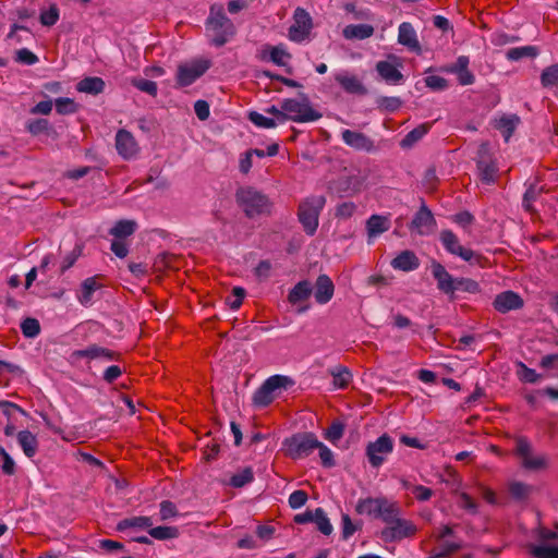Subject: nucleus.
Wrapping results in <instances>:
<instances>
[{
	"label": "nucleus",
	"mask_w": 558,
	"mask_h": 558,
	"mask_svg": "<svg viewBox=\"0 0 558 558\" xmlns=\"http://www.w3.org/2000/svg\"><path fill=\"white\" fill-rule=\"evenodd\" d=\"M235 198L247 218L269 215L271 211L272 204L268 196L253 186H242L238 189Z\"/></svg>",
	"instance_id": "f257e3e1"
},
{
	"label": "nucleus",
	"mask_w": 558,
	"mask_h": 558,
	"mask_svg": "<svg viewBox=\"0 0 558 558\" xmlns=\"http://www.w3.org/2000/svg\"><path fill=\"white\" fill-rule=\"evenodd\" d=\"M206 26L214 33L211 43L216 47L223 46L235 34V27L221 4L210 7Z\"/></svg>",
	"instance_id": "f03ea898"
},
{
	"label": "nucleus",
	"mask_w": 558,
	"mask_h": 558,
	"mask_svg": "<svg viewBox=\"0 0 558 558\" xmlns=\"http://www.w3.org/2000/svg\"><path fill=\"white\" fill-rule=\"evenodd\" d=\"M281 108L286 111V121L306 123L322 118V113L312 107L310 98L304 93H300L299 98L283 99Z\"/></svg>",
	"instance_id": "7ed1b4c3"
},
{
	"label": "nucleus",
	"mask_w": 558,
	"mask_h": 558,
	"mask_svg": "<svg viewBox=\"0 0 558 558\" xmlns=\"http://www.w3.org/2000/svg\"><path fill=\"white\" fill-rule=\"evenodd\" d=\"M326 205V197L312 195L303 199L298 209V218L307 235H314L319 223V215Z\"/></svg>",
	"instance_id": "20e7f679"
},
{
	"label": "nucleus",
	"mask_w": 558,
	"mask_h": 558,
	"mask_svg": "<svg viewBox=\"0 0 558 558\" xmlns=\"http://www.w3.org/2000/svg\"><path fill=\"white\" fill-rule=\"evenodd\" d=\"M293 385L294 380L289 376L272 375L255 391L253 403L259 408L267 407L274 401L278 390L288 389Z\"/></svg>",
	"instance_id": "39448f33"
},
{
	"label": "nucleus",
	"mask_w": 558,
	"mask_h": 558,
	"mask_svg": "<svg viewBox=\"0 0 558 558\" xmlns=\"http://www.w3.org/2000/svg\"><path fill=\"white\" fill-rule=\"evenodd\" d=\"M283 445L290 458L303 459L308 457L320 441L313 433H299L287 438Z\"/></svg>",
	"instance_id": "423d86ee"
},
{
	"label": "nucleus",
	"mask_w": 558,
	"mask_h": 558,
	"mask_svg": "<svg viewBox=\"0 0 558 558\" xmlns=\"http://www.w3.org/2000/svg\"><path fill=\"white\" fill-rule=\"evenodd\" d=\"M475 160L481 181L486 184L495 183L498 168L488 143L480 145Z\"/></svg>",
	"instance_id": "0eeeda50"
},
{
	"label": "nucleus",
	"mask_w": 558,
	"mask_h": 558,
	"mask_svg": "<svg viewBox=\"0 0 558 558\" xmlns=\"http://www.w3.org/2000/svg\"><path fill=\"white\" fill-rule=\"evenodd\" d=\"M293 23L288 29L289 39L294 43H302L308 38L313 29V19L310 13L298 7L293 12Z\"/></svg>",
	"instance_id": "6e6552de"
},
{
	"label": "nucleus",
	"mask_w": 558,
	"mask_h": 558,
	"mask_svg": "<svg viewBox=\"0 0 558 558\" xmlns=\"http://www.w3.org/2000/svg\"><path fill=\"white\" fill-rule=\"evenodd\" d=\"M393 450V440L388 434H383L366 447V456L373 468H379L386 460V456Z\"/></svg>",
	"instance_id": "1a4fd4ad"
},
{
	"label": "nucleus",
	"mask_w": 558,
	"mask_h": 558,
	"mask_svg": "<svg viewBox=\"0 0 558 558\" xmlns=\"http://www.w3.org/2000/svg\"><path fill=\"white\" fill-rule=\"evenodd\" d=\"M440 241L448 253L459 256L469 263H478L481 258L480 255L471 248L461 245L458 236L451 230H442L440 232Z\"/></svg>",
	"instance_id": "9d476101"
},
{
	"label": "nucleus",
	"mask_w": 558,
	"mask_h": 558,
	"mask_svg": "<svg viewBox=\"0 0 558 558\" xmlns=\"http://www.w3.org/2000/svg\"><path fill=\"white\" fill-rule=\"evenodd\" d=\"M209 66L210 62L208 60H196L187 64L179 65L177 73L178 85L185 87L193 84Z\"/></svg>",
	"instance_id": "9b49d317"
},
{
	"label": "nucleus",
	"mask_w": 558,
	"mask_h": 558,
	"mask_svg": "<svg viewBox=\"0 0 558 558\" xmlns=\"http://www.w3.org/2000/svg\"><path fill=\"white\" fill-rule=\"evenodd\" d=\"M416 531V526L411 521L399 517L392 524L381 530L380 537L387 543L397 542L413 536Z\"/></svg>",
	"instance_id": "f8f14e48"
},
{
	"label": "nucleus",
	"mask_w": 558,
	"mask_h": 558,
	"mask_svg": "<svg viewBox=\"0 0 558 558\" xmlns=\"http://www.w3.org/2000/svg\"><path fill=\"white\" fill-rule=\"evenodd\" d=\"M515 451L518 456L522 458L523 468L532 471L543 470L547 466V460L545 456L534 457L532 454L531 444L526 438L520 437L517 439Z\"/></svg>",
	"instance_id": "ddd939ff"
},
{
	"label": "nucleus",
	"mask_w": 558,
	"mask_h": 558,
	"mask_svg": "<svg viewBox=\"0 0 558 558\" xmlns=\"http://www.w3.org/2000/svg\"><path fill=\"white\" fill-rule=\"evenodd\" d=\"M400 59L395 54H389L387 60L376 63V71L379 76L388 84H399L403 81V74L399 71L401 66Z\"/></svg>",
	"instance_id": "4468645a"
},
{
	"label": "nucleus",
	"mask_w": 558,
	"mask_h": 558,
	"mask_svg": "<svg viewBox=\"0 0 558 558\" xmlns=\"http://www.w3.org/2000/svg\"><path fill=\"white\" fill-rule=\"evenodd\" d=\"M341 138L345 145L355 150L366 153H373L376 150L374 140L362 132L345 129L341 133Z\"/></svg>",
	"instance_id": "2eb2a0df"
},
{
	"label": "nucleus",
	"mask_w": 558,
	"mask_h": 558,
	"mask_svg": "<svg viewBox=\"0 0 558 558\" xmlns=\"http://www.w3.org/2000/svg\"><path fill=\"white\" fill-rule=\"evenodd\" d=\"M524 305L523 299L511 290L504 291L495 296L493 302L494 308L499 313H508L510 311H517L522 308Z\"/></svg>",
	"instance_id": "dca6fc26"
},
{
	"label": "nucleus",
	"mask_w": 558,
	"mask_h": 558,
	"mask_svg": "<svg viewBox=\"0 0 558 558\" xmlns=\"http://www.w3.org/2000/svg\"><path fill=\"white\" fill-rule=\"evenodd\" d=\"M72 356L76 357V359H88V360L101 359L104 361L120 360V353L112 351L110 349L100 347L98 344H90L85 349L75 350L72 353Z\"/></svg>",
	"instance_id": "f3484780"
},
{
	"label": "nucleus",
	"mask_w": 558,
	"mask_h": 558,
	"mask_svg": "<svg viewBox=\"0 0 558 558\" xmlns=\"http://www.w3.org/2000/svg\"><path fill=\"white\" fill-rule=\"evenodd\" d=\"M435 226L436 220L434 215L423 202L422 206L414 215L410 228L416 230L418 234L424 235L428 234Z\"/></svg>",
	"instance_id": "a211bd4d"
},
{
	"label": "nucleus",
	"mask_w": 558,
	"mask_h": 558,
	"mask_svg": "<svg viewBox=\"0 0 558 558\" xmlns=\"http://www.w3.org/2000/svg\"><path fill=\"white\" fill-rule=\"evenodd\" d=\"M116 148L124 159H130L138 153V145L131 132L119 130L116 134Z\"/></svg>",
	"instance_id": "6ab92c4d"
},
{
	"label": "nucleus",
	"mask_w": 558,
	"mask_h": 558,
	"mask_svg": "<svg viewBox=\"0 0 558 558\" xmlns=\"http://www.w3.org/2000/svg\"><path fill=\"white\" fill-rule=\"evenodd\" d=\"M432 274L437 281V288L446 293L452 295L454 293L456 278H453L439 262L433 260Z\"/></svg>",
	"instance_id": "aec40b11"
},
{
	"label": "nucleus",
	"mask_w": 558,
	"mask_h": 558,
	"mask_svg": "<svg viewBox=\"0 0 558 558\" xmlns=\"http://www.w3.org/2000/svg\"><path fill=\"white\" fill-rule=\"evenodd\" d=\"M335 292V284L332 280L329 278V276L323 274L319 275L315 282V291L314 296L318 304H326L328 303Z\"/></svg>",
	"instance_id": "412c9836"
},
{
	"label": "nucleus",
	"mask_w": 558,
	"mask_h": 558,
	"mask_svg": "<svg viewBox=\"0 0 558 558\" xmlns=\"http://www.w3.org/2000/svg\"><path fill=\"white\" fill-rule=\"evenodd\" d=\"M507 488L510 498L518 504H526L535 492L533 485L520 481H510Z\"/></svg>",
	"instance_id": "4be33fe9"
},
{
	"label": "nucleus",
	"mask_w": 558,
	"mask_h": 558,
	"mask_svg": "<svg viewBox=\"0 0 558 558\" xmlns=\"http://www.w3.org/2000/svg\"><path fill=\"white\" fill-rule=\"evenodd\" d=\"M398 43L405 46L411 51L421 52V45L417 40L416 32L411 23L403 22L399 25Z\"/></svg>",
	"instance_id": "5701e85b"
},
{
	"label": "nucleus",
	"mask_w": 558,
	"mask_h": 558,
	"mask_svg": "<svg viewBox=\"0 0 558 558\" xmlns=\"http://www.w3.org/2000/svg\"><path fill=\"white\" fill-rule=\"evenodd\" d=\"M386 497H377V498H363L360 499L355 506V511L359 514H367L374 518H378L381 506L385 505Z\"/></svg>",
	"instance_id": "b1692460"
},
{
	"label": "nucleus",
	"mask_w": 558,
	"mask_h": 558,
	"mask_svg": "<svg viewBox=\"0 0 558 558\" xmlns=\"http://www.w3.org/2000/svg\"><path fill=\"white\" fill-rule=\"evenodd\" d=\"M390 220L386 216L372 215L366 221L368 242L390 228Z\"/></svg>",
	"instance_id": "393cba45"
},
{
	"label": "nucleus",
	"mask_w": 558,
	"mask_h": 558,
	"mask_svg": "<svg viewBox=\"0 0 558 558\" xmlns=\"http://www.w3.org/2000/svg\"><path fill=\"white\" fill-rule=\"evenodd\" d=\"M391 266L402 271H412L418 268L420 260L412 251L407 250L392 259Z\"/></svg>",
	"instance_id": "a878e982"
},
{
	"label": "nucleus",
	"mask_w": 558,
	"mask_h": 558,
	"mask_svg": "<svg viewBox=\"0 0 558 558\" xmlns=\"http://www.w3.org/2000/svg\"><path fill=\"white\" fill-rule=\"evenodd\" d=\"M374 27L369 24H350L343 28L345 39H366L374 35Z\"/></svg>",
	"instance_id": "bb28decb"
},
{
	"label": "nucleus",
	"mask_w": 558,
	"mask_h": 558,
	"mask_svg": "<svg viewBox=\"0 0 558 558\" xmlns=\"http://www.w3.org/2000/svg\"><path fill=\"white\" fill-rule=\"evenodd\" d=\"M313 293V287L310 281H299L289 292L288 301L291 304H299L306 301Z\"/></svg>",
	"instance_id": "cd10ccee"
},
{
	"label": "nucleus",
	"mask_w": 558,
	"mask_h": 558,
	"mask_svg": "<svg viewBox=\"0 0 558 558\" xmlns=\"http://www.w3.org/2000/svg\"><path fill=\"white\" fill-rule=\"evenodd\" d=\"M17 442L27 458H33L38 450V440L29 430H21L17 433Z\"/></svg>",
	"instance_id": "c85d7f7f"
},
{
	"label": "nucleus",
	"mask_w": 558,
	"mask_h": 558,
	"mask_svg": "<svg viewBox=\"0 0 558 558\" xmlns=\"http://www.w3.org/2000/svg\"><path fill=\"white\" fill-rule=\"evenodd\" d=\"M105 85V81L101 77L89 76L81 80L76 85V89L80 93L98 95L104 92Z\"/></svg>",
	"instance_id": "c756f323"
},
{
	"label": "nucleus",
	"mask_w": 558,
	"mask_h": 558,
	"mask_svg": "<svg viewBox=\"0 0 558 558\" xmlns=\"http://www.w3.org/2000/svg\"><path fill=\"white\" fill-rule=\"evenodd\" d=\"M335 80L341 85V87L347 93L356 94V95H363L366 93L364 85L355 76L337 74Z\"/></svg>",
	"instance_id": "7c9ffc66"
},
{
	"label": "nucleus",
	"mask_w": 558,
	"mask_h": 558,
	"mask_svg": "<svg viewBox=\"0 0 558 558\" xmlns=\"http://www.w3.org/2000/svg\"><path fill=\"white\" fill-rule=\"evenodd\" d=\"M153 526V521L149 517H132V518H125L118 522L117 530L120 532H123L128 529H140L145 530Z\"/></svg>",
	"instance_id": "2f4dec72"
},
{
	"label": "nucleus",
	"mask_w": 558,
	"mask_h": 558,
	"mask_svg": "<svg viewBox=\"0 0 558 558\" xmlns=\"http://www.w3.org/2000/svg\"><path fill=\"white\" fill-rule=\"evenodd\" d=\"M100 288V284L97 283L95 277H89L85 279L81 284L80 294L77 299L82 305H88L92 303L93 294L96 290Z\"/></svg>",
	"instance_id": "473e14b6"
},
{
	"label": "nucleus",
	"mask_w": 558,
	"mask_h": 558,
	"mask_svg": "<svg viewBox=\"0 0 558 558\" xmlns=\"http://www.w3.org/2000/svg\"><path fill=\"white\" fill-rule=\"evenodd\" d=\"M353 181H356L352 177H342L332 182L331 189L338 194V196H350L359 191L357 186H352Z\"/></svg>",
	"instance_id": "72a5a7b5"
},
{
	"label": "nucleus",
	"mask_w": 558,
	"mask_h": 558,
	"mask_svg": "<svg viewBox=\"0 0 558 558\" xmlns=\"http://www.w3.org/2000/svg\"><path fill=\"white\" fill-rule=\"evenodd\" d=\"M399 517H401V509L399 505L385 498V505L381 506L378 518H380L387 524V526H389Z\"/></svg>",
	"instance_id": "f704fd0d"
},
{
	"label": "nucleus",
	"mask_w": 558,
	"mask_h": 558,
	"mask_svg": "<svg viewBox=\"0 0 558 558\" xmlns=\"http://www.w3.org/2000/svg\"><path fill=\"white\" fill-rule=\"evenodd\" d=\"M330 374L332 376V385L339 389L347 388L352 380V373L345 366H337L330 371Z\"/></svg>",
	"instance_id": "c9c22d12"
},
{
	"label": "nucleus",
	"mask_w": 558,
	"mask_h": 558,
	"mask_svg": "<svg viewBox=\"0 0 558 558\" xmlns=\"http://www.w3.org/2000/svg\"><path fill=\"white\" fill-rule=\"evenodd\" d=\"M428 132L426 124H421L410 131L400 142V146L403 149L411 148L414 146L423 136Z\"/></svg>",
	"instance_id": "e433bc0d"
},
{
	"label": "nucleus",
	"mask_w": 558,
	"mask_h": 558,
	"mask_svg": "<svg viewBox=\"0 0 558 558\" xmlns=\"http://www.w3.org/2000/svg\"><path fill=\"white\" fill-rule=\"evenodd\" d=\"M538 54V49L534 46H523L510 48L506 57L510 61H519L523 58H534Z\"/></svg>",
	"instance_id": "4c0bfd02"
},
{
	"label": "nucleus",
	"mask_w": 558,
	"mask_h": 558,
	"mask_svg": "<svg viewBox=\"0 0 558 558\" xmlns=\"http://www.w3.org/2000/svg\"><path fill=\"white\" fill-rule=\"evenodd\" d=\"M136 230V222L133 220H119L110 230V234L117 239L132 235Z\"/></svg>",
	"instance_id": "58836bf2"
},
{
	"label": "nucleus",
	"mask_w": 558,
	"mask_h": 558,
	"mask_svg": "<svg viewBox=\"0 0 558 558\" xmlns=\"http://www.w3.org/2000/svg\"><path fill=\"white\" fill-rule=\"evenodd\" d=\"M254 480V472L251 466L244 468L241 472L235 473L231 476L229 485L234 488H241Z\"/></svg>",
	"instance_id": "ea45409f"
},
{
	"label": "nucleus",
	"mask_w": 558,
	"mask_h": 558,
	"mask_svg": "<svg viewBox=\"0 0 558 558\" xmlns=\"http://www.w3.org/2000/svg\"><path fill=\"white\" fill-rule=\"evenodd\" d=\"M544 191V187L543 186H537L536 184H531L527 190L525 191L524 195H523V201H522V206L523 208L529 211V213H532L534 211V208H533V202H535L538 196L543 193Z\"/></svg>",
	"instance_id": "a19ab883"
},
{
	"label": "nucleus",
	"mask_w": 558,
	"mask_h": 558,
	"mask_svg": "<svg viewBox=\"0 0 558 558\" xmlns=\"http://www.w3.org/2000/svg\"><path fill=\"white\" fill-rule=\"evenodd\" d=\"M148 534L156 539L165 541L178 537L179 530L175 526H150Z\"/></svg>",
	"instance_id": "79ce46f5"
},
{
	"label": "nucleus",
	"mask_w": 558,
	"mask_h": 558,
	"mask_svg": "<svg viewBox=\"0 0 558 558\" xmlns=\"http://www.w3.org/2000/svg\"><path fill=\"white\" fill-rule=\"evenodd\" d=\"M314 523L324 535H330L332 533L333 527L322 508L314 510Z\"/></svg>",
	"instance_id": "37998d69"
},
{
	"label": "nucleus",
	"mask_w": 558,
	"mask_h": 558,
	"mask_svg": "<svg viewBox=\"0 0 558 558\" xmlns=\"http://www.w3.org/2000/svg\"><path fill=\"white\" fill-rule=\"evenodd\" d=\"M541 83L545 88L558 85V64H553L543 70Z\"/></svg>",
	"instance_id": "c03bdc74"
},
{
	"label": "nucleus",
	"mask_w": 558,
	"mask_h": 558,
	"mask_svg": "<svg viewBox=\"0 0 558 558\" xmlns=\"http://www.w3.org/2000/svg\"><path fill=\"white\" fill-rule=\"evenodd\" d=\"M462 291L468 293H478L481 291L480 284L477 281L470 278H456L454 283V292Z\"/></svg>",
	"instance_id": "a18cd8bd"
},
{
	"label": "nucleus",
	"mask_w": 558,
	"mask_h": 558,
	"mask_svg": "<svg viewBox=\"0 0 558 558\" xmlns=\"http://www.w3.org/2000/svg\"><path fill=\"white\" fill-rule=\"evenodd\" d=\"M21 330L24 337L35 338L40 333V324L36 318L27 317L21 323Z\"/></svg>",
	"instance_id": "49530a36"
},
{
	"label": "nucleus",
	"mask_w": 558,
	"mask_h": 558,
	"mask_svg": "<svg viewBox=\"0 0 558 558\" xmlns=\"http://www.w3.org/2000/svg\"><path fill=\"white\" fill-rule=\"evenodd\" d=\"M56 110L59 114H72L78 109L75 101L68 97H60L56 99Z\"/></svg>",
	"instance_id": "de8ad7c7"
},
{
	"label": "nucleus",
	"mask_w": 558,
	"mask_h": 558,
	"mask_svg": "<svg viewBox=\"0 0 558 558\" xmlns=\"http://www.w3.org/2000/svg\"><path fill=\"white\" fill-rule=\"evenodd\" d=\"M518 376L521 381L529 383V384H536L541 375L535 372V369L527 367L524 363L519 362L518 363Z\"/></svg>",
	"instance_id": "09e8293b"
},
{
	"label": "nucleus",
	"mask_w": 558,
	"mask_h": 558,
	"mask_svg": "<svg viewBox=\"0 0 558 558\" xmlns=\"http://www.w3.org/2000/svg\"><path fill=\"white\" fill-rule=\"evenodd\" d=\"M248 119L252 123H254L258 128L263 129H272L277 126L278 122L272 118H267L259 112L252 111L248 114Z\"/></svg>",
	"instance_id": "8fccbe9b"
},
{
	"label": "nucleus",
	"mask_w": 558,
	"mask_h": 558,
	"mask_svg": "<svg viewBox=\"0 0 558 558\" xmlns=\"http://www.w3.org/2000/svg\"><path fill=\"white\" fill-rule=\"evenodd\" d=\"M531 553L536 558H558V547L549 545L533 546Z\"/></svg>",
	"instance_id": "3c124183"
},
{
	"label": "nucleus",
	"mask_w": 558,
	"mask_h": 558,
	"mask_svg": "<svg viewBox=\"0 0 558 558\" xmlns=\"http://www.w3.org/2000/svg\"><path fill=\"white\" fill-rule=\"evenodd\" d=\"M377 105L381 110L395 112L401 107L402 101L399 97H380L377 99Z\"/></svg>",
	"instance_id": "603ef678"
},
{
	"label": "nucleus",
	"mask_w": 558,
	"mask_h": 558,
	"mask_svg": "<svg viewBox=\"0 0 558 558\" xmlns=\"http://www.w3.org/2000/svg\"><path fill=\"white\" fill-rule=\"evenodd\" d=\"M519 123V117L509 116L502 117L499 120V128L505 130V140L509 141L510 136L515 130L517 124Z\"/></svg>",
	"instance_id": "864d4df0"
},
{
	"label": "nucleus",
	"mask_w": 558,
	"mask_h": 558,
	"mask_svg": "<svg viewBox=\"0 0 558 558\" xmlns=\"http://www.w3.org/2000/svg\"><path fill=\"white\" fill-rule=\"evenodd\" d=\"M39 20L44 26L54 25L59 20L58 7L56 4L50 5L48 10L41 12Z\"/></svg>",
	"instance_id": "5fc2aeb1"
},
{
	"label": "nucleus",
	"mask_w": 558,
	"mask_h": 558,
	"mask_svg": "<svg viewBox=\"0 0 558 558\" xmlns=\"http://www.w3.org/2000/svg\"><path fill=\"white\" fill-rule=\"evenodd\" d=\"M356 210V205L353 202H343L336 207L335 216L339 219L351 218Z\"/></svg>",
	"instance_id": "6e6d98bb"
},
{
	"label": "nucleus",
	"mask_w": 558,
	"mask_h": 558,
	"mask_svg": "<svg viewBox=\"0 0 558 558\" xmlns=\"http://www.w3.org/2000/svg\"><path fill=\"white\" fill-rule=\"evenodd\" d=\"M134 87L144 92L148 95L156 96L157 95V84L154 81L145 80V78H135L132 81Z\"/></svg>",
	"instance_id": "4d7b16f0"
},
{
	"label": "nucleus",
	"mask_w": 558,
	"mask_h": 558,
	"mask_svg": "<svg viewBox=\"0 0 558 558\" xmlns=\"http://www.w3.org/2000/svg\"><path fill=\"white\" fill-rule=\"evenodd\" d=\"M341 522H342V538L343 539H348L361 527L360 524H355L352 522V520L348 513H342Z\"/></svg>",
	"instance_id": "13d9d810"
},
{
	"label": "nucleus",
	"mask_w": 558,
	"mask_h": 558,
	"mask_svg": "<svg viewBox=\"0 0 558 558\" xmlns=\"http://www.w3.org/2000/svg\"><path fill=\"white\" fill-rule=\"evenodd\" d=\"M0 457L2 459V472L5 475H13L16 471V465L12 457L5 451L3 447H0Z\"/></svg>",
	"instance_id": "bf43d9fd"
},
{
	"label": "nucleus",
	"mask_w": 558,
	"mask_h": 558,
	"mask_svg": "<svg viewBox=\"0 0 558 558\" xmlns=\"http://www.w3.org/2000/svg\"><path fill=\"white\" fill-rule=\"evenodd\" d=\"M307 499H308L307 493L302 489H298V490H294L289 496L288 502L292 509H299L306 504Z\"/></svg>",
	"instance_id": "052dcab7"
},
{
	"label": "nucleus",
	"mask_w": 558,
	"mask_h": 558,
	"mask_svg": "<svg viewBox=\"0 0 558 558\" xmlns=\"http://www.w3.org/2000/svg\"><path fill=\"white\" fill-rule=\"evenodd\" d=\"M49 121L46 119H36L33 121H29L26 125L27 131L33 135H39L41 133H45L49 129Z\"/></svg>",
	"instance_id": "680f3d73"
},
{
	"label": "nucleus",
	"mask_w": 558,
	"mask_h": 558,
	"mask_svg": "<svg viewBox=\"0 0 558 558\" xmlns=\"http://www.w3.org/2000/svg\"><path fill=\"white\" fill-rule=\"evenodd\" d=\"M15 61L22 64L33 65L38 62V57L27 48H22L16 51Z\"/></svg>",
	"instance_id": "e2e57ef3"
},
{
	"label": "nucleus",
	"mask_w": 558,
	"mask_h": 558,
	"mask_svg": "<svg viewBox=\"0 0 558 558\" xmlns=\"http://www.w3.org/2000/svg\"><path fill=\"white\" fill-rule=\"evenodd\" d=\"M82 254V246L76 245L62 260L61 272L70 269Z\"/></svg>",
	"instance_id": "0e129e2a"
},
{
	"label": "nucleus",
	"mask_w": 558,
	"mask_h": 558,
	"mask_svg": "<svg viewBox=\"0 0 558 558\" xmlns=\"http://www.w3.org/2000/svg\"><path fill=\"white\" fill-rule=\"evenodd\" d=\"M344 432V426L340 422H333L329 428L326 430V438L330 440L331 442L338 441L342 436Z\"/></svg>",
	"instance_id": "69168bd1"
},
{
	"label": "nucleus",
	"mask_w": 558,
	"mask_h": 558,
	"mask_svg": "<svg viewBox=\"0 0 558 558\" xmlns=\"http://www.w3.org/2000/svg\"><path fill=\"white\" fill-rule=\"evenodd\" d=\"M178 515V509L175 505L170 500H163L160 502V519L166 521L170 518Z\"/></svg>",
	"instance_id": "338daca9"
},
{
	"label": "nucleus",
	"mask_w": 558,
	"mask_h": 558,
	"mask_svg": "<svg viewBox=\"0 0 558 558\" xmlns=\"http://www.w3.org/2000/svg\"><path fill=\"white\" fill-rule=\"evenodd\" d=\"M271 268L272 266L269 260H260L254 269V275L260 281L267 280L270 277Z\"/></svg>",
	"instance_id": "774afa93"
}]
</instances>
